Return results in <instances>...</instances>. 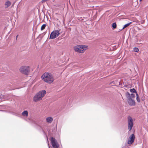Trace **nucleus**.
<instances>
[{
	"mask_svg": "<svg viewBox=\"0 0 148 148\" xmlns=\"http://www.w3.org/2000/svg\"><path fill=\"white\" fill-rule=\"evenodd\" d=\"M41 77L45 82L48 83H51L54 81L53 76L50 73H45Z\"/></svg>",
	"mask_w": 148,
	"mask_h": 148,
	"instance_id": "1",
	"label": "nucleus"
},
{
	"mask_svg": "<svg viewBox=\"0 0 148 148\" xmlns=\"http://www.w3.org/2000/svg\"><path fill=\"white\" fill-rule=\"evenodd\" d=\"M46 93V91L44 90L39 92L34 96L33 101L35 102H37L42 100Z\"/></svg>",
	"mask_w": 148,
	"mask_h": 148,
	"instance_id": "2",
	"label": "nucleus"
},
{
	"mask_svg": "<svg viewBox=\"0 0 148 148\" xmlns=\"http://www.w3.org/2000/svg\"><path fill=\"white\" fill-rule=\"evenodd\" d=\"M87 47L88 46L86 45H78L74 47V49L77 52L83 53Z\"/></svg>",
	"mask_w": 148,
	"mask_h": 148,
	"instance_id": "3",
	"label": "nucleus"
},
{
	"mask_svg": "<svg viewBox=\"0 0 148 148\" xmlns=\"http://www.w3.org/2000/svg\"><path fill=\"white\" fill-rule=\"evenodd\" d=\"M20 71L22 73L27 75L29 72V66H22L20 69Z\"/></svg>",
	"mask_w": 148,
	"mask_h": 148,
	"instance_id": "4",
	"label": "nucleus"
},
{
	"mask_svg": "<svg viewBox=\"0 0 148 148\" xmlns=\"http://www.w3.org/2000/svg\"><path fill=\"white\" fill-rule=\"evenodd\" d=\"M126 96L128 99V102L129 104L131 106H135V102L133 99L131 98L130 94L128 92H127Z\"/></svg>",
	"mask_w": 148,
	"mask_h": 148,
	"instance_id": "5",
	"label": "nucleus"
},
{
	"mask_svg": "<svg viewBox=\"0 0 148 148\" xmlns=\"http://www.w3.org/2000/svg\"><path fill=\"white\" fill-rule=\"evenodd\" d=\"M50 140L53 148H59V145L55 138H51Z\"/></svg>",
	"mask_w": 148,
	"mask_h": 148,
	"instance_id": "6",
	"label": "nucleus"
},
{
	"mask_svg": "<svg viewBox=\"0 0 148 148\" xmlns=\"http://www.w3.org/2000/svg\"><path fill=\"white\" fill-rule=\"evenodd\" d=\"M128 123V129L129 131L131 130L133 126V122L132 118L130 116H129L127 118Z\"/></svg>",
	"mask_w": 148,
	"mask_h": 148,
	"instance_id": "7",
	"label": "nucleus"
},
{
	"mask_svg": "<svg viewBox=\"0 0 148 148\" xmlns=\"http://www.w3.org/2000/svg\"><path fill=\"white\" fill-rule=\"evenodd\" d=\"M60 34L58 30H56L52 32L51 34L50 39H53L58 37Z\"/></svg>",
	"mask_w": 148,
	"mask_h": 148,
	"instance_id": "8",
	"label": "nucleus"
},
{
	"mask_svg": "<svg viewBox=\"0 0 148 148\" xmlns=\"http://www.w3.org/2000/svg\"><path fill=\"white\" fill-rule=\"evenodd\" d=\"M135 136L132 134L130 135L127 141V143L129 144H131L134 142L135 140Z\"/></svg>",
	"mask_w": 148,
	"mask_h": 148,
	"instance_id": "9",
	"label": "nucleus"
},
{
	"mask_svg": "<svg viewBox=\"0 0 148 148\" xmlns=\"http://www.w3.org/2000/svg\"><path fill=\"white\" fill-rule=\"evenodd\" d=\"M53 121V119L51 117H49L46 118V121L48 123H51Z\"/></svg>",
	"mask_w": 148,
	"mask_h": 148,
	"instance_id": "10",
	"label": "nucleus"
},
{
	"mask_svg": "<svg viewBox=\"0 0 148 148\" xmlns=\"http://www.w3.org/2000/svg\"><path fill=\"white\" fill-rule=\"evenodd\" d=\"M22 115L25 117H27L28 116V112L27 110H24L22 113Z\"/></svg>",
	"mask_w": 148,
	"mask_h": 148,
	"instance_id": "11",
	"label": "nucleus"
},
{
	"mask_svg": "<svg viewBox=\"0 0 148 148\" xmlns=\"http://www.w3.org/2000/svg\"><path fill=\"white\" fill-rule=\"evenodd\" d=\"M57 126H56V127H53L51 129V132L53 133H56V132L57 131Z\"/></svg>",
	"mask_w": 148,
	"mask_h": 148,
	"instance_id": "12",
	"label": "nucleus"
},
{
	"mask_svg": "<svg viewBox=\"0 0 148 148\" xmlns=\"http://www.w3.org/2000/svg\"><path fill=\"white\" fill-rule=\"evenodd\" d=\"M11 4V2L10 1H7L5 3V7L6 8H7Z\"/></svg>",
	"mask_w": 148,
	"mask_h": 148,
	"instance_id": "13",
	"label": "nucleus"
},
{
	"mask_svg": "<svg viewBox=\"0 0 148 148\" xmlns=\"http://www.w3.org/2000/svg\"><path fill=\"white\" fill-rule=\"evenodd\" d=\"M132 23V22H130L129 23H128L126 24H125V25H124L122 29H124L126 27L128 26H129L131 23Z\"/></svg>",
	"mask_w": 148,
	"mask_h": 148,
	"instance_id": "14",
	"label": "nucleus"
},
{
	"mask_svg": "<svg viewBox=\"0 0 148 148\" xmlns=\"http://www.w3.org/2000/svg\"><path fill=\"white\" fill-rule=\"evenodd\" d=\"M130 92H133V93H136H136H137L136 90L134 88L130 89Z\"/></svg>",
	"mask_w": 148,
	"mask_h": 148,
	"instance_id": "15",
	"label": "nucleus"
},
{
	"mask_svg": "<svg viewBox=\"0 0 148 148\" xmlns=\"http://www.w3.org/2000/svg\"><path fill=\"white\" fill-rule=\"evenodd\" d=\"M112 27L113 29H114L116 27V25L115 23H113L112 24Z\"/></svg>",
	"mask_w": 148,
	"mask_h": 148,
	"instance_id": "16",
	"label": "nucleus"
},
{
	"mask_svg": "<svg viewBox=\"0 0 148 148\" xmlns=\"http://www.w3.org/2000/svg\"><path fill=\"white\" fill-rule=\"evenodd\" d=\"M46 24H43L41 27V30H42L43 29H45V28L46 26Z\"/></svg>",
	"mask_w": 148,
	"mask_h": 148,
	"instance_id": "17",
	"label": "nucleus"
},
{
	"mask_svg": "<svg viewBox=\"0 0 148 148\" xmlns=\"http://www.w3.org/2000/svg\"><path fill=\"white\" fill-rule=\"evenodd\" d=\"M136 100L138 102H140V99L139 98V96L137 93L136 94Z\"/></svg>",
	"mask_w": 148,
	"mask_h": 148,
	"instance_id": "18",
	"label": "nucleus"
},
{
	"mask_svg": "<svg viewBox=\"0 0 148 148\" xmlns=\"http://www.w3.org/2000/svg\"><path fill=\"white\" fill-rule=\"evenodd\" d=\"M134 50L135 52H138L139 51V49L136 47H134Z\"/></svg>",
	"mask_w": 148,
	"mask_h": 148,
	"instance_id": "19",
	"label": "nucleus"
},
{
	"mask_svg": "<svg viewBox=\"0 0 148 148\" xmlns=\"http://www.w3.org/2000/svg\"><path fill=\"white\" fill-rule=\"evenodd\" d=\"M131 98H133L135 97V95L134 94L132 93L131 95L130 94Z\"/></svg>",
	"mask_w": 148,
	"mask_h": 148,
	"instance_id": "20",
	"label": "nucleus"
},
{
	"mask_svg": "<svg viewBox=\"0 0 148 148\" xmlns=\"http://www.w3.org/2000/svg\"><path fill=\"white\" fill-rule=\"evenodd\" d=\"M18 35H17V36H16V38H17L18 37Z\"/></svg>",
	"mask_w": 148,
	"mask_h": 148,
	"instance_id": "21",
	"label": "nucleus"
},
{
	"mask_svg": "<svg viewBox=\"0 0 148 148\" xmlns=\"http://www.w3.org/2000/svg\"><path fill=\"white\" fill-rule=\"evenodd\" d=\"M142 0H140V1H141Z\"/></svg>",
	"mask_w": 148,
	"mask_h": 148,
	"instance_id": "22",
	"label": "nucleus"
}]
</instances>
